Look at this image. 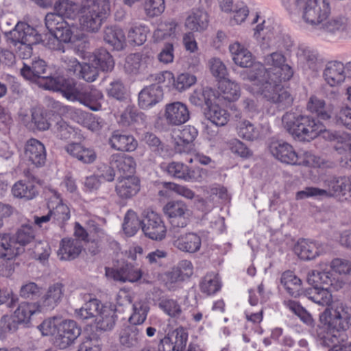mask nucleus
Masks as SVG:
<instances>
[{
  "label": "nucleus",
  "mask_w": 351,
  "mask_h": 351,
  "mask_svg": "<svg viewBox=\"0 0 351 351\" xmlns=\"http://www.w3.org/2000/svg\"><path fill=\"white\" fill-rule=\"evenodd\" d=\"M197 130L191 125L185 126L174 137V149L176 152L189 153L192 149L193 142L197 136Z\"/></svg>",
  "instance_id": "25"
},
{
  "label": "nucleus",
  "mask_w": 351,
  "mask_h": 351,
  "mask_svg": "<svg viewBox=\"0 0 351 351\" xmlns=\"http://www.w3.org/2000/svg\"><path fill=\"white\" fill-rule=\"evenodd\" d=\"M111 147L121 152H133L137 146V141L132 135L125 134L118 130L114 131L109 138Z\"/></svg>",
  "instance_id": "31"
},
{
  "label": "nucleus",
  "mask_w": 351,
  "mask_h": 351,
  "mask_svg": "<svg viewBox=\"0 0 351 351\" xmlns=\"http://www.w3.org/2000/svg\"><path fill=\"white\" fill-rule=\"evenodd\" d=\"M100 300L94 298L86 302L80 308L75 310V317L82 321L90 319H96L100 309L104 306Z\"/></svg>",
  "instance_id": "40"
},
{
  "label": "nucleus",
  "mask_w": 351,
  "mask_h": 351,
  "mask_svg": "<svg viewBox=\"0 0 351 351\" xmlns=\"http://www.w3.org/2000/svg\"><path fill=\"white\" fill-rule=\"evenodd\" d=\"M344 64L340 61L328 62L323 72L326 82L330 86L341 85L346 80Z\"/></svg>",
  "instance_id": "27"
},
{
  "label": "nucleus",
  "mask_w": 351,
  "mask_h": 351,
  "mask_svg": "<svg viewBox=\"0 0 351 351\" xmlns=\"http://www.w3.org/2000/svg\"><path fill=\"white\" fill-rule=\"evenodd\" d=\"M328 247L325 243L308 239H300L295 244V254L303 261H311L325 253Z\"/></svg>",
  "instance_id": "13"
},
{
  "label": "nucleus",
  "mask_w": 351,
  "mask_h": 351,
  "mask_svg": "<svg viewBox=\"0 0 351 351\" xmlns=\"http://www.w3.org/2000/svg\"><path fill=\"white\" fill-rule=\"evenodd\" d=\"M115 191L121 199H130L140 191V181L134 176H125L119 178Z\"/></svg>",
  "instance_id": "26"
},
{
  "label": "nucleus",
  "mask_w": 351,
  "mask_h": 351,
  "mask_svg": "<svg viewBox=\"0 0 351 351\" xmlns=\"http://www.w3.org/2000/svg\"><path fill=\"white\" fill-rule=\"evenodd\" d=\"M109 0H84L80 8V24L83 30L97 32L110 13Z\"/></svg>",
  "instance_id": "6"
},
{
  "label": "nucleus",
  "mask_w": 351,
  "mask_h": 351,
  "mask_svg": "<svg viewBox=\"0 0 351 351\" xmlns=\"http://www.w3.org/2000/svg\"><path fill=\"white\" fill-rule=\"evenodd\" d=\"M55 11L65 20V18L73 19L80 12L78 5L68 0H58L54 3Z\"/></svg>",
  "instance_id": "57"
},
{
  "label": "nucleus",
  "mask_w": 351,
  "mask_h": 351,
  "mask_svg": "<svg viewBox=\"0 0 351 351\" xmlns=\"http://www.w3.org/2000/svg\"><path fill=\"white\" fill-rule=\"evenodd\" d=\"M61 60L68 71L73 72L78 78L88 82H94L98 77V69L88 63L81 64L75 57L62 56Z\"/></svg>",
  "instance_id": "12"
},
{
  "label": "nucleus",
  "mask_w": 351,
  "mask_h": 351,
  "mask_svg": "<svg viewBox=\"0 0 351 351\" xmlns=\"http://www.w3.org/2000/svg\"><path fill=\"white\" fill-rule=\"evenodd\" d=\"M206 116L213 123L217 126L225 125L229 120L228 111L218 105H210L208 108Z\"/></svg>",
  "instance_id": "55"
},
{
  "label": "nucleus",
  "mask_w": 351,
  "mask_h": 351,
  "mask_svg": "<svg viewBox=\"0 0 351 351\" xmlns=\"http://www.w3.org/2000/svg\"><path fill=\"white\" fill-rule=\"evenodd\" d=\"M81 328L73 320H65L59 325V333L55 343L60 349H65L73 344L81 334Z\"/></svg>",
  "instance_id": "15"
},
{
  "label": "nucleus",
  "mask_w": 351,
  "mask_h": 351,
  "mask_svg": "<svg viewBox=\"0 0 351 351\" xmlns=\"http://www.w3.org/2000/svg\"><path fill=\"white\" fill-rule=\"evenodd\" d=\"M165 75H168L169 78L173 80V86L179 92H182L189 88L197 82L196 76L189 73H181L176 78L171 72H166Z\"/></svg>",
  "instance_id": "56"
},
{
  "label": "nucleus",
  "mask_w": 351,
  "mask_h": 351,
  "mask_svg": "<svg viewBox=\"0 0 351 351\" xmlns=\"http://www.w3.org/2000/svg\"><path fill=\"white\" fill-rule=\"evenodd\" d=\"M16 245H25L30 243L35 237L34 230L32 226L23 224L14 236Z\"/></svg>",
  "instance_id": "62"
},
{
  "label": "nucleus",
  "mask_w": 351,
  "mask_h": 351,
  "mask_svg": "<svg viewBox=\"0 0 351 351\" xmlns=\"http://www.w3.org/2000/svg\"><path fill=\"white\" fill-rule=\"evenodd\" d=\"M64 149L70 156L83 164H92L97 158L94 149L86 147L79 143H70L65 146Z\"/></svg>",
  "instance_id": "28"
},
{
  "label": "nucleus",
  "mask_w": 351,
  "mask_h": 351,
  "mask_svg": "<svg viewBox=\"0 0 351 351\" xmlns=\"http://www.w3.org/2000/svg\"><path fill=\"white\" fill-rule=\"evenodd\" d=\"M142 228L141 221L138 219L136 213L133 210H128L124 217L123 229L128 237L134 236L139 228Z\"/></svg>",
  "instance_id": "59"
},
{
  "label": "nucleus",
  "mask_w": 351,
  "mask_h": 351,
  "mask_svg": "<svg viewBox=\"0 0 351 351\" xmlns=\"http://www.w3.org/2000/svg\"><path fill=\"white\" fill-rule=\"evenodd\" d=\"M320 319L326 326L327 331L320 336L323 343L330 344L341 339L343 331L351 326V307L338 302L327 308L320 316Z\"/></svg>",
  "instance_id": "3"
},
{
  "label": "nucleus",
  "mask_w": 351,
  "mask_h": 351,
  "mask_svg": "<svg viewBox=\"0 0 351 351\" xmlns=\"http://www.w3.org/2000/svg\"><path fill=\"white\" fill-rule=\"evenodd\" d=\"M177 24L174 21H162L158 24L153 34L154 43H159L174 36Z\"/></svg>",
  "instance_id": "54"
},
{
  "label": "nucleus",
  "mask_w": 351,
  "mask_h": 351,
  "mask_svg": "<svg viewBox=\"0 0 351 351\" xmlns=\"http://www.w3.org/2000/svg\"><path fill=\"white\" fill-rule=\"evenodd\" d=\"M163 212L169 218L170 231L185 228L190 221L191 211L182 200L169 201L163 207Z\"/></svg>",
  "instance_id": "9"
},
{
  "label": "nucleus",
  "mask_w": 351,
  "mask_h": 351,
  "mask_svg": "<svg viewBox=\"0 0 351 351\" xmlns=\"http://www.w3.org/2000/svg\"><path fill=\"white\" fill-rule=\"evenodd\" d=\"M325 189L306 187L296 193L297 199L309 197H337L348 200L351 197V176L330 177L324 181Z\"/></svg>",
  "instance_id": "5"
},
{
  "label": "nucleus",
  "mask_w": 351,
  "mask_h": 351,
  "mask_svg": "<svg viewBox=\"0 0 351 351\" xmlns=\"http://www.w3.org/2000/svg\"><path fill=\"white\" fill-rule=\"evenodd\" d=\"M9 47L22 59H28L32 55V46L37 43L17 41H6Z\"/></svg>",
  "instance_id": "63"
},
{
  "label": "nucleus",
  "mask_w": 351,
  "mask_h": 351,
  "mask_svg": "<svg viewBox=\"0 0 351 351\" xmlns=\"http://www.w3.org/2000/svg\"><path fill=\"white\" fill-rule=\"evenodd\" d=\"M238 136L246 141H253L259 136L258 129L248 120H241L236 125Z\"/></svg>",
  "instance_id": "53"
},
{
  "label": "nucleus",
  "mask_w": 351,
  "mask_h": 351,
  "mask_svg": "<svg viewBox=\"0 0 351 351\" xmlns=\"http://www.w3.org/2000/svg\"><path fill=\"white\" fill-rule=\"evenodd\" d=\"M306 108L320 119L327 120L331 117V110L326 106L325 101L316 96H311L309 98Z\"/></svg>",
  "instance_id": "51"
},
{
  "label": "nucleus",
  "mask_w": 351,
  "mask_h": 351,
  "mask_svg": "<svg viewBox=\"0 0 351 351\" xmlns=\"http://www.w3.org/2000/svg\"><path fill=\"white\" fill-rule=\"evenodd\" d=\"M164 170L169 176L177 179L184 181H192L195 179L194 171L182 162H171L164 167Z\"/></svg>",
  "instance_id": "42"
},
{
  "label": "nucleus",
  "mask_w": 351,
  "mask_h": 351,
  "mask_svg": "<svg viewBox=\"0 0 351 351\" xmlns=\"http://www.w3.org/2000/svg\"><path fill=\"white\" fill-rule=\"evenodd\" d=\"M133 313L129 317L130 325L141 327V324L145 321L149 311V306L145 301L135 302L133 305Z\"/></svg>",
  "instance_id": "52"
},
{
  "label": "nucleus",
  "mask_w": 351,
  "mask_h": 351,
  "mask_svg": "<svg viewBox=\"0 0 351 351\" xmlns=\"http://www.w3.org/2000/svg\"><path fill=\"white\" fill-rule=\"evenodd\" d=\"M297 58L304 71H317L321 67L322 61L317 50L311 47L300 45L298 47Z\"/></svg>",
  "instance_id": "18"
},
{
  "label": "nucleus",
  "mask_w": 351,
  "mask_h": 351,
  "mask_svg": "<svg viewBox=\"0 0 351 351\" xmlns=\"http://www.w3.org/2000/svg\"><path fill=\"white\" fill-rule=\"evenodd\" d=\"M164 97L162 87L157 84H152L143 88L138 95V105L140 108L146 110L160 103Z\"/></svg>",
  "instance_id": "21"
},
{
  "label": "nucleus",
  "mask_w": 351,
  "mask_h": 351,
  "mask_svg": "<svg viewBox=\"0 0 351 351\" xmlns=\"http://www.w3.org/2000/svg\"><path fill=\"white\" fill-rule=\"evenodd\" d=\"M146 115L134 107L128 106L120 115L119 123L123 126L134 124L144 125L146 123Z\"/></svg>",
  "instance_id": "45"
},
{
  "label": "nucleus",
  "mask_w": 351,
  "mask_h": 351,
  "mask_svg": "<svg viewBox=\"0 0 351 351\" xmlns=\"http://www.w3.org/2000/svg\"><path fill=\"white\" fill-rule=\"evenodd\" d=\"M143 328L130 325L123 329L119 334V343L124 349L136 350L143 342Z\"/></svg>",
  "instance_id": "17"
},
{
  "label": "nucleus",
  "mask_w": 351,
  "mask_h": 351,
  "mask_svg": "<svg viewBox=\"0 0 351 351\" xmlns=\"http://www.w3.org/2000/svg\"><path fill=\"white\" fill-rule=\"evenodd\" d=\"M117 315L114 308L110 305L101 307L95 319L96 327L98 330L107 331L112 330L115 326Z\"/></svg>",
  "instance_id": "36"
},
{
  "label": "nucleus",
  "mask_w": 351,
  "mask_h": 351,
  "mask_svg": "<svg viewBox=\"0 0 351 351\" xmlns=\"http://www.w3.org/2000/svg\"><path fill=\"white\" fill-rule=\"evenodd\" d=\"M12 193L15 197L30 200L38 195L34 184L29 180H19L12 188Z\"/></svg>",
  "instance_id": "44"
},
{
  "label": "nucleus",
  "mask_w": 351,
  "mask_h": 351,
  "mask_svg": "<svg viewBox=\"0 0 351 351\" xmlns=\"http://www.w3.org/2000/svg\"><path fill=\"white\" fill-rule=\"evenodd\" d=\"M287 59L282 52H271L264 56L263 64L255 63L248 73V79L253 84L266 80L280 83L289 80L293 75V68L286 63Z\"/></svg>",
  "instance_id": "2"
},
{
  "label": "nucleus",
  "mask_w": 351,
  "mask_h": 351,
  "mask_svg": "<svg viewBox=\"0 0 351 351\" xmlns=\"http://www.w3.org/2000/svg\"><path fill=\"white\" fill-rule=\"evenodd\" d=\"M348 25V19L343 16H337L321 22L315 30L317 34L322 33L336 34L344 31Z\"/></svg>",
  "instance_id": "38"
},
{
  "label": "nucleus",
  "mask_w": 351,
  "mask_h": 351,
  "mask_svg": "<svg viewBox=\"0 0 351 351\" xmlns=\"http://www.w3.org/2000/svg\"><path fill=\"white\" fill-rule=\"evenodd\" d=\"M199 288L202 293L208 295L215 294L221 289L218 276L215 273L207 274L200 281Z\"/></svg>",
  "instance_id": "58"
},
{
  "label": "nucleus",
  "mask_w": 351,
  "mask_h": 351,
  "mask_svg": "<svg viewBox=\"0 0 351 351\" xmlns=\"http://www.w3.org/2000/svg\"><path fill=\"white\" fill-rule=\"evenodd\" d=\"M45 26L50 34H57L64 40H71L73 32L71 25L57 12L46 14Z\"/></svg>",
  "instance_id": "16"
},
{
  "label": "nucleus",
  "mask_w": 351,
  "mask_h": 351,
  "mask_svg": "<svg viewBox=\"0 0 351 351\" xmlns=\"http://www.w3.org/2000/svg\"><path fill=\"white\" fill-rule=\"evenodd\" d=\"M64 285L56 282L49 286L46 293L42 298V304L47 310L53 309L62 300Z\"/></svg>",
  "instance_id": "35"
},
{
  "label": "nucleus",
  "mask_w": 351,
  "mask_h": 351,
  "mask_svg": "<svg viewBox=\"0 0 351 351\" xmlns=\"http://www.w3.org/2000/svg\"><path fill=\"white\" fill-rule=\"evenodd\" d=\"M53 219L60 226L70 219V210L67 205L60 200L56 206L50 210Z\"/></svg>",
  "instance_id": "64"
},
{
  "label": "nucleus",
  "mask_w": 351,
  "mask_h": 351,
  "mask_svg": "<svg viewBox=\"0 0 351 351\" xmlns=\"http://www.w3.org/2000/svg\"><path fill=\"white\" fill-rule=\"evenodd\" d=\"M47 73L46 62L40 58L32 60L30 64L23 63V66L21 69V75L27 80H36L41 79L43 82L41 85L45 88L46 84L49 79L53 77L45 75ZM56 77L55 78H56Z\"/></svg>",
  "instance_id": "19"
},
{
  "label": "nucleus",
  "mask_w": 351,
  "mask_h": 351,
  "mask_svg": "<svg viewBox=\"0 0 351 351\" xmlns=\"http://www.w3.org/2000/svg\"><path fill=\"white\" fill-rule=\"evenodd\" d=\"M92 62L97 69L106 72L111 71L114 66L112 56L104 48L95 51Z\"/></svg>",
  "instance_id": "50"
},
{
  "label": "nucleus",
  "mask_w": 351,
  "mask_h": 351,
  "mask_svg": "<svg viewBox=\"0 0 351 351\" xmlns=\"http://www.w3.org/2000/svg\"><path fill=\"white\" fill-rule=\"evenodd\" d=\"M51 130L56 136L60 139H68L74 132L73 128L60 117H58L53 120Z\"/></svg>",
  "instance_id": "61"
},
{
  "label": "nucleus",
  "mask_w": 351,
  "mask_h": 351,
  "mask_svg": "<svg viewBox=\"0 0 351 351\" xmlns=\"http://www.w3.org/2000/svg\"><path fill=\"white\" fill-rule=\"evenodd\" d=\"M109 163L120 173L122 176H133L136 170V162L130 156L123 154H114L110 156Z\"/></svg>",
  "instance_id": "30"
},
{
  "label": "nucleus",
  "mask_w": 351,
  "mask_h": 351,
  "mask_svg": "<svg viewBox=\"0 0 351 351\" xmlns=\"http://www.w3.org/2000/svg\"><path fill=\"white\" fill-rule=\"evenodd\" d=\"M44 145L36 138L28 140L25 146V157L36 167H43L46 162Z\"/></svg>",
  "instance_id": "24"
},
{
  "label": "nucleus",
  "mask_w": 351,
  "mask_h": 351,
  "mask_svg": "<svg viewBox=\"0 0 351 351\" xmlns=\"http://www.w3.org/2000/svg\"><path fill=\"white\" fill-rule=\"evenodd\" d=\"M333 290L329 287L313 286L304 291V295L319 306H330L332 302V291Z\"/></svg>",
  "instance_id": "34"
},
{
  "label": "nucleus",
  "mask_w": 351,
  "mask_h": 351,
  "mask_svg": "<svg viewBox=\"0 0 351 351\" xmlns=\"http://www.w3.org/2000/svg\"><path fill=\"white\" fill-rule=\"evenodd\" d=\"M293 7L289 9V12L300 14L303 21L314 31L330 14V4L326 0H295Z\"/></svg>",
  "instance_id": "7"
},
{
  "label": "nucleus",
  "mask_w": 351,
  "mask_h": 351,
  "mask_svg": "<svg viewBox=\"0 0 351 351\" xmlns=\"http://www.w3.org/2000/svg\"><path fill=\"white\" fill-rule=\"evenodd\" d=\"M271 155L282 163L293 165L297 161V152L293 146L283 141H273L269 144Z\"/></svg>",
  "instance_id": "20"
},
{
  "label": "nucleus",
  "mask_w": 351,
  "mask_h": 351,
  "mask_svg": "<svg viewBox=\"0 0 351 351\" xmlns=\"http://www.w3.org/2000/svg\"><path fill=\"white\" fill-rule=\"evenodd\" d=\"M186 27L193 32H202L208 25V17L207 13L200 9L193 10L186 18Z\"/></svg>",
  "instance_id": "43"
},
{
  "label": "nucleus",
  "mask_w": 351,
  "mask_h": 351,
  "mask_svg": "<svg viewBox=\"0 0 351 351\" xmlns=\"http://www.w3.org/2000/svg\"><path fill=\"white\" fill-rule=\"evenodd\" d=\"M141 223L142 230L147 237L155 241L165 239L167 228L161 217L156 212H144Z\"/></svg>",
  "instance_id": "10"
},
{
  "label": "nucleus",
  "mask_w": 351,
  "mask_h": 351,
  "mask_svg": "<svg viewBox=\"0 0 351 351\" xmlns=\"http://www.w3.org/2000/svg\"><path fill=\"white\" fill-rule=\"evenodd\" d=\"M234 62L241 67L253 66V59L251 52L239 43L236 42L229 47Z\"/></svg>",
  "instance_id": "37"
},
{
  "label": "nucleus",
  "mask_w": 351,
  "mask_h": 351,
  "mask_svg": "<svg viewBox=\"0 0 351 351\" xmlns=\"http://www.w3.org/2000/svg\"><path fill=\"white\" fill-rule=\"evenodd\" d=\"M111 276L117 281L134 282L142 277L141 271L131 264H125L118 269H112Z\"/></svg>",
  "instance_id": "39"
},
{
  "label": "nucleus",
  "mask_w": 351,
  "mask_h": 351,
  "mask_svg": "<svg viewBox=\"0 0 351 351\" xmlns=\"http://www.w3.org/2000/svg\"><path fill=\"white\" fill-rule=\"evenodd\" d=\"M215 98L214 91L208 87L197 88L193 90L189 97L191 103L196 106L208 108L212 104L213 99Z\"/></svg>",
  "instance_id": "48"
},
{
  "label": "nucleus",
  "mask_w": 351,
  "mask_h": 351,
  "mask_svg": "<svg viewBox=\"0 0 351 351\" xmlns=\"http://www.w3.org/2000/svg\"><path fill=\"white\" fill-rule=\"evenodd\" d=\"M82 242L73 238H64L61 240L58 256L60 260L71 261L76 258L82 250Z\"/></svg>",
  "instance_id": "29"
},
{
  "label": "nucleus",
  "mask_w": 351,
  "mask_h": 351,
  "mask_svg": "<svg viewBox=\"0 0 351 351\" xmlns=\"http://www.w3.org/2000/svg\"><path fill=\"white\" fill-rule=\"evenodd\" d=\"M180 230L170 231L172 243L178 250L183 252L195 253L199 250L202 245L200 237L194 232L180 234Z\"/></svg>",
  "instance_id": "14"
},
{
  "label": "nucleus",
  "mask_w": 351,
  "mask_h": 351,
  "mask_svg": "<svg viewBox=\"0 0 351 351\" xmlns=\"http://www.w3.org/2000/svg\"><path fill=\"white\" fill-rule=\"evenodd\" d=\"M45 88L48 90L60 91L70 101H77L93 111L101 109L99 101L103 99L102 93L90 85L75 86L73 80L58 76L47 80Z\"/></svg>",
  "instance_id": "1"
},
{
  "label": "nucleus",
  "mask_w": 351,
  "mask_h": 351,
  "mask_svg": "<svg viewBox=\"0 0 351 351\" xmlns=\"http://www.w3.org/2000/svg\"><path fill=\"white\" fill-rule=\"evenodd\" d=\"M281 284L287 293L293 297L300 295L302 280L291 271H285L281 276Z\"/></svg>",
  "instance_id": "49"
},
{
  "label": "nucleus",
  "mask_w": 351,
  "mask_h": 351,
  "mask_svg": "<svg viewBox=\"0 0 351 351\" xmlns=\"http://www.w3.org/2000/svg\"><path fill=\"white\" fill-rule=\"evenodd\" d=\"M21 252L14 237L10 233H0V258H15Z\"/></svg>",
  "instance_id": "41"
},
{
  "label": "nucleus",
  "mask_w": 351,
  "mask_h": 351,
  "mask_svg": "<svg viewBox=\"0 0 351 351\" xmlns=\"http://www.w3.org/2000/svg\"><path fill=\"white\" fill-rule=\"evenodd\" d=\"M257 86V92L261 93L268 101L277 104L278 108L285 109L289 107L293 98L288 90L285 89L280 83L266 80L265 82L253 84Z\"/></svg>",
  "instance_id": "8"
},
{
  "label": "nucleus",
  "mask_w": 351,
  "mask_h": 351,
  "mask_svg": "<svg viewBox=\"0 0 351 351\" xmlns=\"http://www.w3.org/2000/svg\"><path fill=\"white\" fill-rule=\"evenodd\" d=\"M149 28L146 25H139L132 27L128 34L129 42L134 45L141 46L147 40Z\"/></svg>",
  "instance_id": "60"
},
{
  "label": "nucleus",
  "mask_w": 351,
  "mask_h": 351,
  "mask_svg": "<svg viewBox=\"0 0 351 351\" xmlns=\"http://www.w3.org/2000/svg\"><path fill=\"white\" fill-rule=\"evenodd\" d=\"M6 41L27 42L39 43L42 40L41 34L26 22L18 21L14 27L4 32Z\"/></svg>",
  "instance_id": "11"
},
{
  "label": "nucleus",
  "mask_w": 351,
  "mask_h": 351,
  "mask_svg": "<svg viewBox=\"0 0 351 351\" xmlns=\"http://www.w3.org/2000/svg\"><path fill=\"white\" fill-rule=\"evenodd\" d=\"M282 121L289 133L300 141H309L319 134L328 133L322 123L308 115L287 112L282 116Z\"/></svg>",
  "instance_id": "4"
},
{
  "label": "nucleus",
  "mask_w": 351,
  "mask_h": 351,
  "mask_svg": "<svg viewBox=\"0 0 351 351\" xmlns=\"http://www.w3.org/2000/svg\"><path fill=\"white\" fill-rule=\"evenodd\" d=\"M164 117L168 124L180 125L189 119L190 113L184 104L176 101L166 105Z\"/></svg>",
  "instance_id": "22"
},
{
  "label": "nucleus",
  "mask_w": 351,
  "mask_h": 351,
  "mask_svg": "<svg viewBox=\"0 0 351 351\" xmlns=\"http://www.w3.org/2000/svg\"><path fill=\"white\" fill-rule=\"evenodd\" d=\"M153 60V56L147 53H133L127 58L125 69L130 74H137L151 64Z\"/></svg>",
  "instance_id": "32"
},
{
  "label": "nucleus",
  "mask_w": 351,
  "mask_h": 351,
  "mask_svg": "<svg viewBox=\"0 0 351 351\" xmlns=\"http://www.w3.org/2000/svg\"><path fill=\"white\" fill-rule=\"evenodd\" d=\"M307 282L312 286H326L330 289L338 290L343 286V282L337 280L330 270H312L308 272Z\"/></svg>",
  "instance_id": "23"
},
{
  "label": "nucleus",
  "mask_w": 351,
  "mask_h": 351,
  "mask_svg": "<svg viewBox=\"0 0 351 351\" xmlns=\"http://www.w3.org/2000/svg\"><path fill=\"white\" fill-rule=\"evenodd\" d=\"M219 97L229 102L237 100L240 97V87L229 79L219 82Z\"/></svg>",
  "instance_id": "47"
},
{
  "label": "nucleus",
  "mask_w": 351,
  "mask_h": 351,
  "mask_svg": "<svg viewBox=\"0 0 351 351\" xmlns=\"http://www.w3.org/2000/svg\"><path fill=\"white\" fill-rule=\"evenodd\" d=\"M39 311V306L36 303L23 302L19 304L12 315L21 324H27L29 323L32 315Z\"/></svg>",
  "instance_id": "46"
},
{
  "label": "nucleus",
  "mask_w": 351,
  "mask_h": 351,
  "mask_svg": "<svg viewBox=\"0 0 351 351\" xmlns=\"http://www.w3.org/2000/svg\"><path fill=\"white\" fill-rule=\"evenodd\" d=\"M104 40L116 51H121L126 46L125 34L117 26H108L104 29Z\"/></svg>",
  "instance_id": "33"
}]
</instances>
